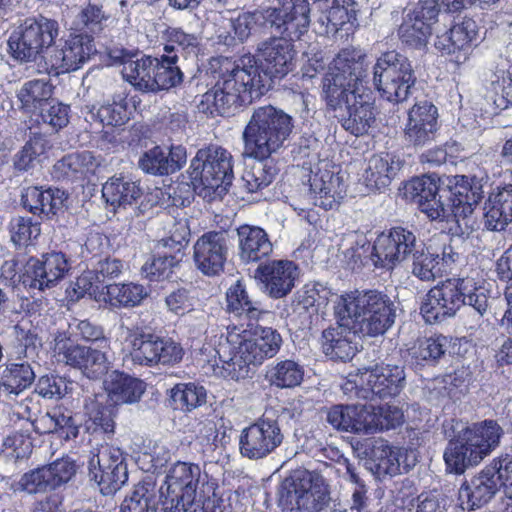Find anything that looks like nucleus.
I'll return each mask as SVG.
<instances>
[{
    "label": "nucleus",
    "mask_w": 512,
    "mask_h": 512,
    "mask_svg": "<svg viewBox=\"0 0 512 512\" xmlns=\"http://www.w3.org/2000/svg\"><path fill=\"white\" fill-rule=\"evenodd\" d=\"M332 295V290L325 283L311 281L297 292V303L307 312L318 313L327 306Z\"/></svg>",
    "instance_id": "obj_55"
},
{
    "label": "nucleus",
    "mask_w": 512,
    "mask_h": 512,
    "mask_svg": "<svg viewBox=\"0 0 512 512\" xmlns=\"http://www.w3.org/2000/svg\"><path fill=\"white\" fill-rule=\"evenodd\" d=\"M438 130V109L431 102L416 103L408 113L405 128L407 140L415 146H423L434 140Z\"/></svg>",
    "instance_id": "obj_28"
},
{
    "label": "nucleus",
    "mask_w": 512,
    "mask_h": 512,
    "mask_svg": "<svg viewBox=\"0 0 512 512\" xmlns=\"http://www.w3.org/2000/svg\"><path fill=\"white\" fill-rule=\"evenodd\" d=\"M70 261L65 253L52 251L42 255L41 259H27L26 283L28 291L36 294L55 287L69 272Z\"/></svg>",
    "instance_id": "obj_20"
},
{
    "label": "nucleus",
    "mask_w": 512,
    "mask_h": 512,
    "mask_svg": "<svg viewBox=\"0 0 512 512\" xmlns=\"http://www.w3.org/2000/svg\"><path fill=\"white\" fill-rule=\"evenodd\" d=\"M328 501L325 479L306 469L293 471L278 488V505L284 512H320Z\"/></svg>",
    "instance_id": "obj_11"
},
{
    "label": "nucleus",
    "mask_w": 512,
    "mask_h": 512,
    "mask_svg": "<svg viewBox=\"0 0 512 512\" xmlns=\"http://www.w3.org/2000/svg\"><path fill=\"white\" fill-rule=\"evenodd\" d=\"M389 229L382 231L377 235L373 244H371L365 237L358 238L353 246L348 248L344 252V258L347 266L351 270L359 269L362 266L367 265L369 262L375 268L385 269L379 264L380 253L377 251L378 241L383 235H388Z\"/></svg>",
    "instance_id": "obj_47"
},
{
    "label": "nucleus",
    "mask_w": 512,
    "mask_h": 512,
    "mask_svg": "<svg viewBox=\"0 0 512 512\" xmlns=\"http://www.w3.org/2000/svg\"><path fill=\"white\" fill-rule=\"evenodd\" d=\"M193 249L195 266L202 274L213 277L224 271L229 254L228 238L224 232H205L197 239Z\"/></svg>",
    "instance_id": "obj_23"
},
{
    "label": "nucleus",
    "mask_w": 512,
    "mask_h": 512,
    "mask_svg": "<svg viewBox=\"0 0 512 512\" xmlns=\"http://www.w3.org/2000/svg\"><path fill=\"white\" fill-rule=\"evenodd\" d=\"M294 127L292 116L272 105L254 110L242 138L243 156L256 160L270 158L284 147Z\"/></svg>",
    "instance_id": "obj_9"
},
{
    "label": "nucleus",
    "mask_w": 512,
    "mask_h": 512,
    "mask_svg": "<svg viewBox=\"0 0 512 512\" xmlns=\"http://www.w3.org/2000/svg\"><path fill=\"white\" fill-rule=\"evenodd\" d=\"M499 491L498 481L483 468L465 480L458 490V502L462 510L474 511L488 504Z\"/></svg>",
    "instance_id": "obj_29"
},
{
    "label": "nucleus",
    "mask_w": 512,
    "mask_h": 512,
    "mask_svg": "<svg viewBox=\"0 0 512 512\" xmlns=\"http://www.w3.org/2000/svg\"><path fill=\"white\" fill-rule=\"evenodd\" d=\"M367 55L355 47L341 49L322 78V98L328 109L341 111L342 127L355 136L368 133L375 123L377 108L367 76Z\"/></svg>",
    "instance_id": "obj_3"
},
{
    "label": "nucleus",
    "mask_w": 512,
    "mask_h": 512,
    "mask_svg": "<svg viewBox=\"0 0 512 512\" xmlns=\"http://www.w3.org/2000/svg\"><path fill=\"white\" fill-rule=\"evenodd\" d=\"M141 195L139 183L125 176H113L102 187L103 198L114 207L132 205Z\"/></svg>",
    "instance_id": "obj_42"
},
{
    "label": "nucleus",
    "mask_w": 512,
    "mask_h": 512,
    "mask_svg": "<svg viewBox=\"0 0 512 512\" xmlns=\"http://www.w3.org/2000/svg\"><path fill=\"white\" fill-rule=\"evenodd\" d=\"M96 52L94 38L80 33L70 35L63 43L55 42L43 59L48 73L59 76L81 68Z\"/></svg>",
    "instance_id": "obj_17"
},
{
    "label": "nucleus",
    "mask_w": 512,
    "mask_h": 512,
    "mask_svg": "<svg viewBox=\"0 0 512 512\" xmlns=\"http://www.w3.org/2000/svg\"><path fill=\"white\" fill-rule=\"evenodd\" d=\"M279 173L273 159L258 160L242 174V185L248 193H257L268 187Z\"/></svg>",
    "instance_id": "obj_50"
},
{
    "label": "nucleus",
    "mask_w": 512,
    "mask_h": 512,
    "mask_svg": "<svg viewBox=\"0 0 512 512\" xmlns=\"http://www.w3.org/2000/svg\"><path fill=\"white\" fill-rule=\"evenodd\" d=\"M153 73L151 75L150 92L168 90L183 81V73L176 65L177 54H163L160 58L153 57Z\"/></svg>",
    "instance_id": "obj_44"
},
{
    "label": "nucleus",
    "mask_w": 512,
    "mask_h": 512,
    "mask_svg": "<svg viewBox=\"0 0 512 512\" xmlns=\"http://www.w3.org/2000/svg\"><path fill=\"white\" fill-rule=\"evenodd\" d=\"M93 119L98 120L104 126H122L129 119L131 110L125 98L114 100L112 103L100 106L94 113L91 111Z\"/></svg>",
    "instance_id": "obj_62"
},
{
    "label": "nucleus",
    "mask_w": 512,
    "mask_h": 512,
    "mask_svg": "<svg viewBox=\"0 0 512 512\" xmlns=\"http://www.w3.org/2000/svg\"><path fill=\"white\" fill-rule=\"evenodd\" d=\"M54 353L58 361L73 368H79L84 356L89 353V347L76 343L66 333H59L54 339Z\"/></svg>",
    "instance_id": "obj_57"
},
{
    "label": "nucleus",
    "mask_w": 512,
    "mask_h": 512,
    "mask_svg": "<svg viewBox=\"0 0 512 512\" xmlns=\"http://www.w3.org/2000/svg\"><path fill=\"white\" fill-rule=\"evenodd\" d=\"M35 377V372L28 362L6 363L0 367V391L17 396L32 385Z\"/></svg>",
    "instance_id": "obj_41"
},
{
    "label": "nucleus",
    "mask_w": 512,
    "mask_h": 512,
    "mask_svg": "<svg viewBox=\"0 0 512 512\" xmlns=\"http://www.w3.org/2000/svg\"><path fill=\"white\" fill-rule=\"evenodd\" d=\"M479 43V29L475 20L464 18L455 22L449 30L438 35L435 48L442 55L450 57V61L460 65L469 58Z\"/></svg>",
    "instance_id": "obj_21"
},
{
    "label": "nucleus",
    "mask_w": 512,
    "mask_h": 512,
    "mask_svg": "<svg viewBox=\"0 0 512 512\" xmlns=\"http://www.w3.org/2000/svg\"><path fill=\"white\" fill-rule=\"evenodd\" d=\"M105 389L115 404L138 402L146 390V383L122 371L114 370L104 381Z\"/></svg>",
    "instance_id": "obj_33"
},
{
    "label": "nucleus",
    "mask_w": 512,
    "mask_h": 512,
    "mask_svg": "<svg viewBox=\"0 0 512 512\" xmlns=\"http://www.w3.org/2000/svg\"><path fill=\"white\" fill-rule=\"evenodd\" d=\"M461 277L448 278L432 287L420 307V314L428 324H436L453 317L463 306Z\"/></svg>",
    "instance_id": "obj_19"
},
{
    "label": "nucleus",
    "mask_w": 512,
    "mask_h": 512,
    "mask_svg": "<svg viewBox=\"0 0 512 512\" xmlns=\"http://www.w3.org/2000/svg\"><path fill=\"white\" fill-rule=\"evenodd\" d=\"M400 166V161L389 153L373 155L364 174L366 186L371 190L385 189L400 170Z\"/></svg>",
    "instance_id": "obj_37"
},
{
    "label": "nucleus",
    "mask_w": 512,
    "mask_h": 512,
    "mask_svg": "<svg viewBox=\"0 0 512 512\" xmlns=\"http://www.w3.org/2000/svg\"><path fill=\"white\" fill-rule=\"evenodd\" d=\"M138 165L144 173L150 175L164 176L173 173L166 157V149L160 146H155L144 152L138 161Z\"/></svg>",
    "instance_id": "obj_64"
},
{
    "label": "nucleus",
    "mask_w": 512,
    "mask_h": 512,
    "mask_svg": "<svg viewBox=\"0 0 512 512\" xmlns=\"http://www.w3.org/2000/svg\"><path fill=\"white\" fill-rule=\"evenodd\" d=\"M227 310L229 313L247 320V323L258 321L264 313L261 303L249 298L244 284L237 281L226 292Z\"/></svg>",
    "instance_id": "obj_43"
},
{
    "label": "nucleus",
    "mask_w": 512,
    "mask_h": 512,
    "mask_svg": "<svg viewBox=\"0 0 512 512\" xmlns=\"http://www.w3.org/2000/svg\"><path fill=\"white\" fill-rule=\"evenodd\" d=\"M362 383L366 388H361L357 395L363 400H373L375 396L380 399L397 396L405 383V373L402 367L396 365H376L374 368L361 372Z\"/></svg>",
    "instance_id": "obj_24"
},
{
    "label": "nucleus",
    "mask_w": 512,
    "mask_h": 512,
    "mask_svg": "<svg viewBox=\"0 0 512 512\" xmlns=\"http://www.w3.org/2000/svg\"><path fill=\"white\" fill-rule=\"evenodd\" d=\"M295 40L287 35L273 37L262 43L257 57L246 54L237 61L224 56L212 57L207 74L215 84L201 96L198 111L210 117H225L259 99L292 71Z\"/></svg>",
    "instance_id": "obj_1"
},
{
    "label": "nucleus",
    "mask_w": 512,
    "mask_h": 512,
    "mask_svg": "<svg viewBox=\"0 0 512 512\" xmlns=\"http://www.w3.org/2000/svg\"><path fill=\"white\" fill-rule=\"evenodd\" d=\"M367 417L366 405L361 404H336L326 410V422L330 426L352 434H366Z\"/></svg>",
    "instance_id": "obj_31"
},
{
    "label": "nucleus",
    "mask_w": 512,
    "mask_h": 512,
    "mask_svg": "<svg viewBox=\"0 0 512 512\" xmlns=\"http://www.w3.org/2000/svg\"><path fill=\"white\" fill-rule=\"evenodd\" d=\"M254 274L268 296L280 299L294 288L298 266L290 260H273L259 264Z\"/></svg>",
    "instance_id": "obj_25"
},
{
    "label": "nucleus",
    "mask_w": 512,
    "mask_h": 512,
    "mask_svg": "<svg viewBox=\"0 0 512 512\" xmlns=\"http://www.w3.org/2000/svg\"><path fill=\"white\" fill-rule=\"evenodd\" d=\"M320 11L317 22L323 33L339 39H347L354 34L358 25L355 0H314Z\"/></svg>",
    "instance_id": "obj_22"
},
{
    "label": "nucleus",
    "mask_w": 512,
    "mask_h": 512,
    "mask_svg": "<svg viewBox=\"0 0 512 512\" xmlns=\"http://www.w3.org/2000/svg\"><path fill=\"white\" fill-rule=\"evenodd\" d=\"M432 2L421 3L409 14L398 28V37L401 42L411 48L421 49L426 47L432 34V25L437 21L436 10Z\"/></svg>",
    "instance_id": "obj_26"
},
{
    "label": "nucleus",
    "mask_w": 512,
    "mask_h": 512,
    "mask_svg": "<svg viewBox=\"0 0 512 512\" xmlns=\"http://www.w3.org/2000/svg\"><path fill=\"white\" fill-rule=\"evenodd\" d=\"M379 264L386 270L394 269L399 263L411 259V273L421 281H433L441 277L437 265V253L419 241L412 230L402 226L389 229L378 241Z\"/></svg>",
    "instance_id": "obj_8"
},
{
    "label": "nucleus",
    "mask_w": 512,
    "mask_h": 512,
    "mask_svg": "<svg viewBox=\"0 0 512 512\" xmlns=\"http://www.w3.org/2000/svg\"><path fill=\"white\" fill-rule=\"evenodd\" d=\"M486 98L498 110L512 105V65L507 70L498 69L493 74Z\"/></svg>",
    "instance_id": "obj_54"
},
{
    "label": "nucleus",
    "mask_w": 512,
    "mask_h": 512,
    "mask_svg": "<svg viewBox=\"0 0 512 512\" xmlns=\"http://www.w3.org/2000/svg\"><path fill=\"white\" fill-rule=\"evenodd\" d=\"M129 354L134 364L154 367L175 366L184 357L182 345L169 337H160L143 330H131L126 338Z\"/></svg>",
    "instance_id": "obj_15"
},
{
    "label": "nucleus",
    "mask_w": 512,
    "mask_h": 512,
    "mask_svg": "<svg viewBox=\"0 0 512 512\" xmlns=\"http://www.w3.org/2000/svg\"><path fill=\"white\" fill-rule=\"evenodd\" d=\"M169 397L174 409L192 411L206 402L207 391L199 383H178L171 388Z\"/></svg>",
    "instance_id": "obj_51"
},
{
    "label": "nucleus",
    "mask_w": 512,
    "mask_h": 512,
    "mask_svg": "<svg viewBox=\"0 0 512 512\" xmlns=\"http://www.w3.org/2000/svg\"><path fill=\"white\" fill-rule=\"evenodd\" d=\"M154 59L140 51H121L122 76L136 90L150 92Z\"/></svg>",
    "instance_id": "obj_34"
},
{
    "label": "nucleus",
    "mask_w": 512,
    "mask_h": 512,
    "mask_svg": "<svg viewBox=\"0 0 512 512\" xmlns=\"http://www.w3.org/2000/svg\"><path fill=\"white\" fill-rule=\"evenodd\" d=\"M238 256L245 264L258 263L267 259L273 252V244L267 232L249 224L237 228Z\"/></svg>",
    "instance_id": "obj_30"
},
{
    "label": "nucleus",
    "mask_w": 512,
    "mask_h": 512,
    "mask_svg": "<svg viewBox=\"0 0 512 512\" xmlns=\"http://www.w3.org/2000/svg\"><path fill=\"white\" fill-rule=\"evenodd\" d=\"M98 165L90 151L70 153L56 162L54 174L58 179L71 182L85 180L95 173Z\"/></svg>",
    "instance_id": "obj_36"
},
{
    "label": "nucleus",
    "mask_w": 512,
    "mask_h": 512,
    "mask_svg": "<svg viewBox=\"0 0 512 512\" xmlns=\"http://www.w3.org/2000/svg\"><path fill=\"white\" fill-rule=\"evenodd\" d=\"M160 505L156 482L151 476L138 482L121 504L120 512H157Z\"/></svg>",
    "instance_id": "obj_38"
},
{
    "label": "nucleus",
    "mask_w": 512,
    "mask_h": 512,
    "mask_svg": "<svg viewBox=\"0 0 512 512\" xmlns=\"http://www.w3.org/2000/svg\"><path fill=\"white\" fill-rule=\"evenodd\" d=\"M46 417L53 425L50 432L56 434L58 438L70 441L79 436L83 424V418L79 413H75L65 406L58 405L48 411Z\"/></svg>",
    "instance_id": "obj_46"
},
{
    "label": "nucleus",
    "mask_w": 512,
    "mask_h": 512,
    "mask_svg": "<svg viewBox=\"0 0 512 512\" xmlns=\"http://www.w3.org/2000/svg\"><path fill=\"white\" fill-rule=\"evenodd\" d=\"M484 210V222L488 230H505L512 223V184L499 187L491 193Z\"/></svg>",
    "instance_id": "obj_32"
},
{
    "label": "nucleus",
    "mask_w": 512,
    "mask_h": 512,
    "mask_svg": "<svg viewBox=\"0 0 512 512\" xmlns=\"http://www.w3.org/2000/svg\"><path fill=\"white\" fill-rule=\"evenodd\" d=\"M48 197L50 201H52V205L50 204V207L48 208L51 211V209H63L68 195L65 191L58 188L42 190L39 187L32 186L26 188L22 192L21 204L27 211L37 215L39 214V211H43L45 207L43 201L48 199Z\"/></svg>",
    "instance_id": "obj_49"
},
{
    "label": "nucleus",
    "mask_w": 512,
    "mask_h": 512,
    "mask_svg": "<svg viewBox=\"0 0 512 512\" xmlns=\"http://www.w3.org/2000/svg\"><path fill=\"white\" fill-rule=\"evenodd\" d=\"M372 470L377 476H395L400 474L399 459H397L394 446L381 444L375 446L371 452Z\"/></svg>",
    "instance_id": "obj_60"
},
{
    "label": "nucleus",
    "mask_w": 512,
    "mask_h": 512,
    "mask_svg": "<svg viewBox=\"0 0 512 512\" xmlns=\"http://www.w3.org/2000/svg\"><path fill=\"white\" fill-rule=\"evenodd\" d=\"M88 476L103 495L115 494L128 481L123 451L114 446H101L88 462Z\"/></svg>",
    "instance_id": "obj_16"
},
{
    "label": "nucleus",
    "mask_w": 512,
    "mask_h": 512,
    "mask_svg": "<svg viewBox=\"0 0 512 512\" xmlns=\"http://www.w3.org/2000/svg\"><path fill=\"white\" fill-rule=\"evenodd\" d=\"M265 378L271 386L276 388H295L303 381L304 368L292 359L279 360L267 367Z\"/></svg>",
    "instance_id": "obj_45"
},
{
    "label": "nucleus",
    "mask_w": 512,
    "mask_h": 512,
    "mask_svg": "<svg viewBox=\"0 0 512 512\" xmlns=\"http://www.w3.org/2000/svg\"><path fill=\"white\" fill-rule=\"evenodd\" d=\"M461 298L463 306L472 310V317L479 323L489 312L490 290L485 287L483 280H476L472 276L461 277Z\"/></svg>",
    "instance_id": "obj_40"
},
{
    "label": "nucleus",
    "mask_w": 512,
    "mask_h": 512,
    "mask_svg": "<svg viewBox=\"0 0 512 512\" xmlns=\"http://www.w3.org/2000/svg\"><path fill=\"white\" fill-rule=\"evenodd\" d=\"M367 417L369 422L366 427V435L373 434L378 431L395 429L403 422V413L396 407L391 405H366Z\"/></svg>",
    "instance_id": "obj_53"
},
{
    "label": "nucleus",
    "mask_w": 512,
    "mask_h": 512,
    "mask_svg": "<svg viewBox=\"0 0 512 512\" xmlns=\"http://www.w3.org/2000/svg\"><path fill=\"white\" fill-rule=\"evenodd\" d=\"M416 79L411 61L396 50L381 53L372 67L375 90L383 100L394 104L408 99Z\"/></svg>",
    "instance_id": "obj_12"
},
{
    "label": "nucleus",
    "mask_w": 512,
    "mask_h": 512,
    "mask_svg": "<svg viewBox=\"0 0 512 512\" xmlns=\"http://www.w3.org/2000/svg\"><path fill=\"white\" fill-rule=\"evenodd\" d=\"M106 287L107 284H103L100 279H98L93 269L87 270L76 278L73 286L74 295H71V297L80 299L87 295L97 302H103Z\"/></svg>",
    "instance_id": "obj_63"
},
{
    "label": "nucleus",
    "mask_w": 512,
    "mask_h": 512,
    "mask_svg": "<svg viewBox=\"0 0 512 512\" xmlns=\"http://www.w3.org/2000/svg\"><path fill=\"white\" fill-rule=\"evenodd\" d=\"M310 25V4L308 0H291L283 2L281 7H268L263 10L240 13L231 22L235 36L241 41L248 39L260 28L274 29L280 35L292 39L308 31Z\"/></svg>",
    "instance_id": "obj_7"
},
{
    "label": "nucleus",
    "mask_w": 512,
    "mask_h": 512,
    "mask_svg": "<svg viewBox=\"0 0 512 512\" xmlns=\"http://www.w3.org/2000/svg\"><path fill=\"white\" fill-rule=\"evenodd\" d=\"M59 33L56 20L42 15L28 17L8 38L11 56L21 62L36 61L38 56H47Z\"/></svg>",
    "instance_id": "obj_13"
},
{
    "label": "nucleus",
    "mask_w": 512,
    "mask_h": 512,
    "mask_svg": "<svg viewBox=\"0 0 512 512\" xmlns=\"http://www.w3.org/2000/svg\"><path fill=\"white\" fill-rule=\"evenodd\" d=\"M85 417L82 426L95 437L110 439L115 432V410L113 405L103 403L98 398L86 401Z\"/></svg>",
    "instance_id": "obj_35"
},
{
    "label": "nucleus",
    "mask_w": 512,
    "mask_h": 512,
    "mask_svg": "<svg viewBox=\"0 0 512 512\" xmlns=\"http://www.w3.org/2000/svg\"><path fill=\"white\" fill-rule=\"evenodd\" d=\"M284 440L277 419L262 416L244 428L239 436V453L249 460L264 459L274 453Z\"/></svg>",
    "instance_id": "obj_18"
},
{
    "label": "nucleus",
    "mask_w": 512,
    "mask_h": 512,
    "mask_svg": "<svg viewBox=\"0 0 512 512\" xmlns=\"http://www.w3.org/2000/svg\"><path fill=\"white\" fill-rule=\"evenodd\" d=\"M53 91L54 86L49 79L26 81L17 93L21 109L26 113L38 114L50 101H54Z\"/></svg>",
    "instance_id": "obj_39"
},
{
    "label": "nucleus",
    "mask_w": 512,
    "mask_h": 512,
    "mask_svg": "<svg viewBox=\"0 0 512 512\" xmlns=\"http://www.w3.org/2000/svg\"><path fill=\"white\" fill-rule=\"evenodd\" d=\"M9 231L11 241L15 246L21 248L26 247L41 233L40 222L34 221L30 217H16L13 218L9 223Z\"/></svg>",
    "instance_id": "obj_61"
},
{
    "label": "nucleus",
    "mask_w": 512,
    "mask_h": 512,
    "mask_svg": "<svg viewBox=\"0 0 512 512\" xmlns=\"http://www.w3.org/2000/svg\"><path fill=\"white\" fill-rule=\"evenodd\" d=\"M451 339L444 335H435L419 341L413 351L418 364L433 365L446 353Z\"/></svg>",
    "instance_id": "obj_59"
},
{
    "label": "nucleus",
    "mask_w": 512,
    "mask_h": 512,
    "mask_svg": "<svg viewBox=\"0 0 512 512\" xmlns=\"http://www.w3.org/2000/svg\"><path fill=\"white\" fill-rule=\"evenodd\" d=\"M406 199L416 203L432 220L466 218L484 197V179L477 176L454 175L444 178L423 175L406 182Z\"/></svg>",
    "instance_id": "obj_4"
},
{
    "label": "nucleus",
    "mask_w": 512,
    "mask_h": 512,
    "mask_svg": "<svg viewBox=\"0 0 512 512\" xmlns=\"http://www.w3.org/2000/svg\"><path fill=\"white\" fill-rule=\"evenodd\" d=\"M218 489V481L199 464L177 461L167 471L163 484L157 489L162 512H188L197 497Z\"/></svg>",
    "instance_id": "obj_10"
},
{
    "label": "nucleus",
    "mask_w": 512,
    "mask_h": 512,
    "mask_svg": "<svg viewBox=\"0 0 512 512\" xmlns=\"http://www.w3.org/2000/svg\"><path fill=\"white\" fill-rule=\"evenodd\" d=\"M309 192L315 206L324 210L333 209L346 194L339 168H318L309 178Z\"/></svg>",
    "instance_id": "obj_27"
},
{
    "label": "nucleus",
    "mask_w": 512,
    "mask_h": 512,
    "mask_svg": "<svg viewBox=\"0 0 512 512\" xmlns=\"http://www.w3.org/2000/svg\"><path fill=\"white\" fill-rule=\"evenodd\" d=\"M232 156L224 148L200 149L189 167L190 179L195 188L222 193L232 184Z\"/></svg>",
    "instance_id": "obj_14"
},
{
    "label": "nucleus",
    "mask_w": 512,
    "mask_h": 512,
    "mask_svg": "<svg viewBox=\"0 0 512 512\" xmlns=\"http://www.w3.org/2000/svg\"><path fill=\"white\" fill-rule=\"evenodd\" d=\"M256 322L247 323L243 329L228 330L225 340L215 349L214 359L208 361L216 375L236 381L244 379L250 365H260L279 352L283 342L280 333Z\"/></svg>",
    "instance_id": "obj_5"
},
{
    "label": "nucleus",
    "mask_w": 512,
    "mask_h": 512,
    "mask_svg": "<svg viewBox=\"0 0 512 512\" xmlns=\"http://www.w3.org/2000/svg\"><path fill=\"white\" fill-rule=\"evenodd\" d=\"M103 302L111 307H134L147 295L142 285L135 283L107 284Z\"/></svg>",
    "instance_id": "obj_52"
},
{
    "label": "nucleus",
    "mask_w": 512,
    "mask_h": 512,
    "mask_svg": "<svg viewBox=\"0 0 512 512\" xmlns=\"http://www.w3.org/2000/svg\"><path fill=\"white\" fill-rule=\"evenodd\" d=\"M398 306L389 295L376 289L342 294L335 305L337 322L322 331L323 353L332 360L346 362L357 351V334L384 335L395 323Z\"/></svg>",
    "instance_id": "obj_2"
},
{
    "label": "nucleus",
    "mask_w": 512,
    "mask_h": 512,
    "mask_svg": "<svg viewBox=\"0 0 512 512\" xmlns=\"http://www.w3.org/2000/svg\"><path fill=\"white\" fill-rule=\"evenodd\" d=\"M166 41L164 52L167 55L176 54L181 51L186 55H196L199 51L200 42L195 34L186 33L182 28L168 27L163 32Z\"/></svg>",
    "instance_id": "obj_56"
},
{
    "label": "nucleus",
    "mask_w": 512,
    "mask_h": 512,
    "mask_svg": "<svg viewBox=\"0 0 512 512\" xmlns=\"http://www.w3.org/2000/svg\"><path fill=\"white\" fill-rule=\"evenodd\" d=\"M32 431L37 432L34 421L27 420L22 430L14 431L5 437L3 441L4 448L9 451V455L15 459L28 457L33 449Z\"/></svg>",
    "instance_id": "obj_58"
},
{
    "label": "nucleus",
    "mask_w": 512,
    "mask_h": 512,
    "mask_svg": "<svg viewBox=\"0 0 512 512\" xmlns=\"http://www.w3.org/2000/svg\"><path fill=\"white\" fill-rule=\"evenodd\" d=\"M183 257L178 255L177 252L168 250V248L159 247L156 245V251L142 267V273L145 278L151 282H158L167 279L173 272Z\"/></svg>",
    "instance_id": "obj_48"
},
{
    "label": "nucleus",
    "mask_w": 512,
    "mask_h": 512,
    "mask_svg": "<svg viewBox=\"0 0 512 512\" xmlns=\"http://www.w3.org/2000/svg\"><path fill=\"white\" fill-rule=\"evenodd\" d=\"M505 432L495 419L467 423L448 440L443 452L445 471L456 476L478 466L501 444Z\"/></svg>",
    "instance_id": "obj_6"
}]
</instances>
